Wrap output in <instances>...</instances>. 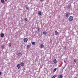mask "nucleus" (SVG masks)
<instances>
[{
  "instance_id": "f257e3e1",
  "label": "nucleus",
  "mask_w": 78,
  "mask_h": 78,
  "mask_svg": "<svg viewBox=\"0 0 78 78\" xmlns=\"http://www.w3.org/2000/svg\"><path fill=\"white\" fill-rule=\"evenodd\" d=\"M73 20V17L72 16H70L68 18V20L69 22H72Z\"/></svg>"
},
{
  "instance_id": "f03ea898",
  "label": "nucleus",
  "mask_w": 78,
  "mask_h": 78,
  "mask_svg": "<svg viewBox=\"0 0 78 78\" xmlns=\"http://www.w3.org/2000/svg\"><path fill=\"white\" fill-rule=\"evenodd\" d=\"M68 9H71V8H72V6H71V4H68Z\"/></svg>"
},
{
  "instance_id": "7ed1b4c3",
  "label": "nucleus",
  "mask_w": 78,
  "mask_h": 78,
  "mask_svg": "<svg viewBox=\"0 0 78 78\" xmlns=\"http://www.w3.org/2000/svg\"><path fill=\"white\" fill-rule=\"evenodd\" d=\"M70 13L69 12H67L66 15V17L68 18V17H69V16H70Z\"/></svg>"
},
{
  "instance_id": "20e7f679",
  "label": "nucleus",
  "mask_w": 78,
  "mask_h": 78,
  "mask_svg": "<svg viewBox=\"0 0 78 78\" xmlns=\"http://www.w3.org/2000/svg\"><path fill=\"white\" fill-rule=\"evenodd\" d=\"M37 30L36 31V32L37 33H39L40 32V28L38 27L37 29Z\"/></svg>"
},
{
  "instance_id": "39448f33",
  "label": "nucleus",
  "mask_w": 78,
  "mask_h": 78,
  "mask_svg": "<svg viewBox=\"0 0 78 78\" xmlns=\"http://www.w3.org/2000/svg\"><path fill=\"white\" fill-rule=\"evenodd\" d=\"M53 62H54V64H56V63H57V61L56 58H54L53 59Z\"/></svg>"
},
{
  "instance_id": "423d86ee",
  "label": "nucleus",
  "mask_w": 78,
  "mask_h": 78,
  "mask_svg": "<svg viewBox=\"0 0 78 78\" xmlns=\"http://www.w3.org/2000/svg\"><path fill=\"white\" fill-rule=\"evenodd\" d=\"M20 64L21 67H23L25 66V64L23 62H21Z\"/></svg>"
},
{
  "instance_id": "0eeeda50",
  "label": "nucleus",
  "mask_w": 78,
  "mask_h": 78,
  "mask_svg": "<svg viewBox=\"0 0 78 78\" xmlns=\"http://www.w3.org/2000/svg\"><path fill=\"white\" fill-rule=\"evenodd\" d=\"M23 41L24 42H27L28 41V39L27 38H24L23 39Z\"/></svg>"
},
{
  "instance_id": "6e6552de",
  "label": "nucleus",
  "mask_w": 78,
  "mask_h": 78,
  "mask_svg": "<svg viewBox=\"0 0 78 78\" xmlns=\"http://www.w3.org/2000/svg\"><path fill=\"white\" fill-rule=\"evenodd\" d=\"M59 34V33L58 32V31H55V34L56 36H58V35Z\"/></svg>"
},
{
  "instance_id": "1a4fd4ad",
  "label": "nucleus",
  "mask_w": 78,
  "mask_h": 78,
  "mask_svg": "<svg viewBox=\"0 0 78 78\" xmlns=\"http://www.w3.org/2000/svg\"><path fill=\"white\" fill-rule=\"evenodd\" d=\"M18 55L19 57H21V56H22V54H21L20 53H18Z\"/></svg>"
},
{
  "instance_id": "9d476101",
  "label": "nucleus",
  "mask_w": 78,
  "mask_h": 78,
  "mask_svg": "<svg viewBox=\"0 0 78 78\" xmlns=\"http://www.w3.org/2000/svg\"><path fill=\"white\" fill-rule=\"evenodd\" d=\"M38 14L39 16H41V15L42 14V12H41V11H39L38 12Z\"/></svg>"
},
{
  "instance_id": "9b49d317",
  "label": "nucleus",
  "mask_w": 78,
  "mask_h": 78,
  "mask_svg": "<svg viewBox=\"0 0 78 78\" xmlns=\"http://www.w3.org/2000/svg\"><path fill=\"white\" fill-rule=\"evenodd\" d=\"M17 67L18 68V69H19L20 68V64H18L17 65Z\"/></svg>"
},
{
  "instance_id": "f8f14e48",
  "label": "nucleus",
  "mask_w": 78,
  "mask_h": 78,
  "mask_svg": "<svg viewBox=\"0 0 78 78\" xmlns=\"http://www.w3.org/2000/svg\"><path fill=\"white\" fill-rule=\"evenodd\" d=\"M0 35L1 37H4V34H3V33L1 34Z\"/></svg>"
},
{
  "instance_id": "ddd939ff",
  "label": "nucleus",
  "mask_w": 78,
  "mask_h": 78,
  "mask_svg": "<svg viewBox=\"0 0 78 78\" xmlns=\"http://www.w3.org/2000/svg\"><path fill=\"white\" fill-rule=\"evenodd\" d=\"M1 48H2V50H3V49H4L5 48V47L4 45H2L1 46Z\"/></svg>"
},
{
  "instance_id": "4468645a",
  "label": "nucleus",
  "mask_w": 78,
  "mask_h": 78,
  "mask_svg": "<svg viewBox=\"0 0 78 78\" xmlns=\"http://www.w3.org/2000/svg\"><path fill=\"white\" fill-rule=\"evenodd\" d=\"M58 78H62V75H59L58 76Z\"/></svg>"
},
{
  "instance_id": "2eb2a0df",
  "label": "nucleus",
  "mask_w": 78,
  "mask_h": 78,
  "mask_svg": "<svg viewBox=\"0 0 78 78\" xmlns=\"http://www.w3.org/2000/svg\"><path fill=\"white\" fill-rule=\"evenodd\" d=\"M33 45H35L36 44V42H33L32 43Z\"/></svg>"
},
{
  "instance_id": "dca6fc26",
  "label": "nucleus",
  "mask_w": 78,
  "mask_h": 78,
  "mask_svg": "<svg viewBox=\"0 0 78 78\" xmlns=\"http://www.w3.org/2000/svg\"><path fill=\"white\" fill-rule=\"evenodd\" d=\"M44 44H41V48H44Z\"/></svg>"
},
{
  "instance_id": "f3484780",
  "label": "nucleus",
  "mask_w": 78,
  "mask_h": 78,
  "mask_svg": "<svg viewBox=\"0 0 78 78\" xmlns=\"http://www.w3.org/2000/svg\"><path fill=\"white\" fill-rule=\"evenodd\" d=\"M43 33L44 34V35H46L47 34V33L46 32L44 31Z\"/></svg>"
},
{
  "instance_id": "a211bd4d",
  "label": "nucleus",
  "mask_w": 78,
  "mask_h": 78,
  "mask_svg": "<svg viewBox=\"0 0 78 78\" xmlns=\"http://www.w3.org/2000/svg\"><path fill=\"white\" fill-rule=\"evenodd\" d=\"M1 2L2 3H4L5 2V0H1Z\"/></svg>"
},
{
  "instance_id": "6ab92c4d",
  "label": "nucleus",
  "mask_w": 78,
  "mask_h": 78,
  "mask_svg": "<svg viewBox=\"0 0 78 78\" xmlns=\"http://www.w3.org/2000/svg\"><path fill=\"white\" fill-rule=\"evenodd\" d=\"M27 49H29V48H30V45H27Z\"/></svg>"
},
{
  "instance_id": "aec40b11",
  "label": "nucleus",
  "mask_w": 78,
  "mask_h": 78,
  "mask_svg": "<svg viewBox=\"0 0 78 78\" xmlns=\"http://www.w3.org/2000/svg\"><path fill=\"white\" fill-rule=\"evenodd\" d=\"M57 69V68H55L53 70V72H55L56 71V70Z\"/></svg>"
},
{
  "instance_id": "412c9836",
  "label": "nucleus",
  "mask_w": 78,
  "mask_h": 78,
  "mask_svg": "<svg viewBox=\"0 0 78 78\" xmlns=\"http://www.w3.org/2000/svg\"><path fill=\"white\" fill-rule=\"evenodd\" d=\"M26 8L27 10H29V9H30V8H29L28 7H26Z\"/></svg>"
},
{
  "instance_id": "4be33fe9",
  "label": "nucleus",
  "mask_w": 78,
  "mask_h": 78,
  "mask_svg": "<svg viewBox=\"0 0 78 78\" xmlns=\"http://www.w3.org/2000/svg\"><path fill=\"white\" fill-rule=\"evenodd\" d=\"M24 20L25 22H27V20H28V19H27V18H25Z\"/></svg>"
},
{
  "instance_id": "5701e85b",
  "label": "nucleus",
  "mask_w": 78,
  "mask_h": 78,
  "mask_svg": "<svg viewBox=\"0 0 78 78\" xmlns=\"http://www.w3.org/2000/svg\"><path fill=\"white\" fill-rule=\"evenodd\" d=\"M56 77V75H54L52 77V78H55Z\"/></svg>"
},
{
  "instance_id": "b1692460",
  "label": "nucleus",
  "mask_w": 78,
  "mask_h": 78,
  "mask_svg": "<svg viewBox=\"0 0 78 78\" xmlns=\"http://www.w3.org/2000/svg\"><path fill=\"white\" fill-rule=\"evenodd\" d=\"M76 59H74V62H76Z\"/></svg>"
},
{
  "instance_id": "393cba45",
  "label": "nucleus",
  "mask_w": 78,
  "mask_h": 78,
  "mask_svg": "<svg viewBox=\"0 0 78 78\" xmlns=\"http://www.w3.org/2000/svg\"><path fill=\"white\" fill-rule=\"evenodd\" d=\"M9 47H11V43H9Z\"/></svg>"
},
{
  "instance_id": "a878e982",
  "label": "nucleus",
  "mask_w": 78,
  "mask_h": 78,
  "mask_svg": "<svg viewBox=\"0 0 78 78\" xmlns=\"http://www.w3.org/2000/svg\"><path fill=\"white\" fill-rule=\"evenodd\" d=\"M23 20L22 19L21 20V22H23Z\"/></svg>"
},
{
  "instance_id": "bb28decb",
  "label": "nucleus",
  "mask_w": 78,
  "mask_h": 78,
  "mask_svg": "<svg viewBox=\"0 0 78 78\" xmlns=\"http://www.w3.org/2000/svg\"><path fill=\"white\" fill-rule=\"evenodd\" d=\"M2 75V71L0 72V75Z\"/></svg>"
},
{
  "instance_id": "cd10ccee",
  "label": "nucleus",
  "mask_w": 78,
  "mask_h": 78,
  "mask_svg": "<svg viewBox=\"0 0 78 78\" xmlns=\"http://www.w3.org/2000/svg\"><path fill=\"white\" fill-rule=\"evenodd\" d=\"M44 0H40V1L41 2H43V1Z\"/></svg>"
},
{
  "instance_id": "c85d7f7f",
  "label": "nucleus",
  "mask_w": 78,
  "mask_h": 78,
  "mask_svg": "<svg viewBox=\"0 0 78 78\" xmlns=\"http://www.w3.org/2000/svg\"><path fill=\"white\" fill-rule=\"evenodd\" d=\"M25 6V8H26V7H27V5H26Z\"/></svg>"
},
{
  "instance_id": "c756f323",
  "label": "nucleus",
  "mask_w": 78,
  "mask_h": 78,
  "mask_svg": "<svg viewBox=\"0 0 78 78\" xmlns=\"http://www.w3.org/2000/svg\"><path fill=\"white\" fill-rule=\"evenodd\" d=\"M66 47L65 48V50H66Z\"/></svg>"
},
{
  "instance_id": "7c9ffc66",
  "label": "nucleus",
  "mask_w": 78,
  "mask_h": 78,
  "mask_svg": "<svg viewBox=\"0 0 78 78\" xmlns=\"http://www.w3.org/2000/svg\"><path fill=\"white\" fill-rule=\"evenodd\" d=\"M75 78H77V77H75Z\"/></svg>"
},
{
  "instance_id": "2f4dec72",
  "label": "nucleus",
  "mask_w": 78,
  "mask_h": 78,
  "mask_svg": "<svg viewBox=\"0 0 78 78\" xmlns=\"http://www.w3.org/2000/svg\"><path fill=\"white\" fill-rule=\"evenodd\" d=\"M5 1H7V0H5Z\"/></svg>"
},
{
  "instance_id": "473e14b6",
  "label": "nucleus",
  "mask_w": 78,
  "mask_h": 78,
  "mask_svg": "<svg viewBox=\"0 0 78 78\" xmlns=\"http://www.w3.org/2000/svg\"><path fill=\"white\" fill-rule=\"evenodd\" d=\"M0 22H1V21L0 20Z\"/></svg>"
},
{
  "instance_id": "72a5a7b5",
  "label": "nucleus",
  "mask_w": 78,
  "mask_h": 78,
  "mask_svg": "<svg viewBox=\"0 0 78 78\" xmlns=\"http://www.w3.org/2000/svg\"><path fill=\"white\" fill-rule=\"evenodd\" d=\"M64 69H63V70Z\"/></svg>"
}]
</instances>
